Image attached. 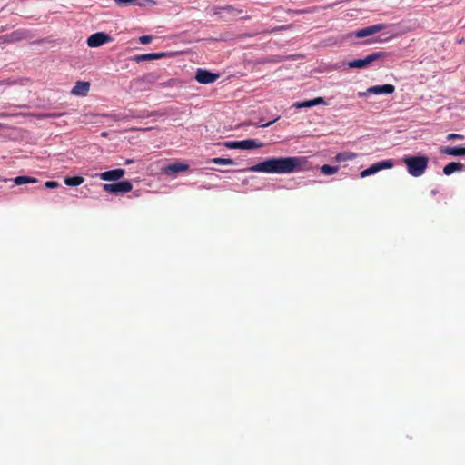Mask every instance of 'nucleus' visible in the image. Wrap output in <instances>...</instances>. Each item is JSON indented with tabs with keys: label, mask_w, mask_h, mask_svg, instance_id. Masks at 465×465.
<instances>
[{
	"label": "nucleus",
	"mask_w": 465,
	"mask_h": 465,
	"mask_svg": "<svg viewBox=\"0 0 465 465\" xmlns=\"http://www.w3.org/2000/svg\"><path fill=\"white\" fill-rule=\"evenodd\" d=\"M305 159L302 157L270 158L247 170L265 173H292L302 171Z\"/></svg>",
	"instance_id": "obj_1"
},
{
	"label": "nucleus",
	"mask_w": 465,
	"mask_h": 465,
	"mask_svg": "<svg viewBox=\"0 0 465 465\" xmlns=\"http://www.w3.org/2000/svg\"><path fill=\"white\" fill-rule=\"evenodd\" d=\"M401 162L405 164L409 174L413 177H420L425 173L428 167L429 157L426 155H404L401 158Z\"/></svg>",
	"instance_id": "obj_2"
},
{
	"label": "nucleus",
	"mask_w": 465,
	"mask_h": 465,
	"mask_svg": "<svg viewBox=\"0 0 465 465\" xmlns=\"http://www.w3.org/2000/svg\"><path fill=\"white\" fill-rule=\"evenodd\" d=\"M224 146L228 149L252 150L262 148L263 144L258 140L248 139L243 141H228L224 143Z\"/></svg>",
	"instance_id": "obj_3"
},
{
	"label": "nucleus",
	"mask_w": 465,
	"mask_h": 465,
	"mask_svg": "<svg viewBox=\"0 0 465 465\" xmlns=\"http://www.w3.org/2000/svg\"><path fill=\"white\" fill-rule=\"evenodd\" d=\"M103 189L110 193H125L132 191L133 184L130 181H122L115 183H104Z\"/></svg>",
	"instance_id": "obj_4"
},
{
	"label": "nucleus",
	"mask_w": 465,
	"mask_h": 465,
	"mask_svg": "<svg viewBox=\"0 0 465 465\" xmlns=\"http://www.w3.org/2000/svg\"><path fill=\"white\" fill-rule=\"evenodd\" d=\"M385 54L382 52H376L367 55L363 59H356L349 62L348 65L351 68H363L371 64L372 62L384 57Z\"/></svg>",
	"instance_id": "obj_5"
},
{
	"label": "nucleus",
	"mask_w": 465,
	"mask_h": 465,
	"mask_svg": "<svg viewBox=\"0 0 465 465\" xmlns=\"http://www.w3.org/2000/svg\"><path fill=\"white\" fill-rule=\"evenodd\" d=\"M392 167H393V161L392 160L389 159V160H385V161H381V162L373 163L372 165H371L367 169L363 170L360 173V177L361 178H365L367 176H370L371 174L376 173L377 172H379L381 170L390 169V168H392Z\"/></svg>",
	"instance_id": "obj_6"
},
{
	"label": "nucleus",
	"mask_w": 465,
	"mask_h": 465,
	"mask_svg": "<svg viewBox=\"0 0 465 465\" xmlns=\"http://www.w3.org/2000/svg\"><path fill=\"white\" fill-rule=\"evenodd\" d=\"M395 91V87L392 84L375 85L368 88L365 92H360L359 96L364 97L369 94H391Z\"/></svg>",
	"instance_id": "obj_7"
},
{
	"label": "nucleus",
	"mask_w": 465,
	"mask_h": 465,
	"mask_svg": "<svg viewBox=\"0 0 465 465\" xmlns=\"http://www.w3.org/2000/svg\"><path fill=\"white\" fill-rule=\"evenodd\" d=\"M188 169V164L181 162H175L163 167L162 172L167 176L175 177L178 173L187 171Z\"/></svg>",
	"instance_id": "obj_8"
},
{
	"label": "nucleus",
	"mask_w": 465,
	"mask_h": 465,
	"mask_svg": "<svg viewBox=\"0 0 465 465\" xmlns=\"http://www.w3.org/2000/svg\"><path fill=\"white\" fill-rule=\"evenodd\" d=\"M109 41H111L110 35L104 32H98L88 37L87 45L89 47H98Z\"/></svg>",
	"instance_id": "obj_9"
},
{
	"label": "nucleus",
	"mask_w": 465,
	"mask_h": 465,
	"mask_svg": "<svg viewBox=\"0 0 465 465\" xmlns=\"http://www.w3.org/2000/svg\"><path fill=\"white\" fill-rule=\"evenodd\" d=\"M218 74L211 73L204 69H198L196 72L195 79L198 83L208 84L214 83L219 78Z\"/></svg>",
	"instance_id": "obj_10"
},
{
	"label": "nucleus",
	"mask_w": 465,
	"mask_h": 465,
	"mask_svg": "<svg viewBox=\"0 0 465 465\" xmlns=\"http://www.w3.org/2000/svg\"><path fill=\"white\" fill-rule=\"evenodd\" d=\"M386 28L384 24H377L365 28H362L355 33L357 38H362L365 36L371 35Z\"/></svg>",
	"instance_id": "obj_11"
},
{
	"label": "nucleus",
	"mask_w": 465,
	"mask_h": 465,
	"mask_svg": "<svg viewBox=\"0 0 465 465\" xmlns=\"http://www.w3.org/2000/svg\"><path fill=\"white\" fill-rule=\"evenodd\" d=\"M125 173L124 169H114L110 171L103 172L97 176L103 181H117L121 179Z\"/></svg>",
	"instance_id": "obj_12"
},
{
	"label": "nucleus",
	"mask_w": 465,
	"mask_h": 465,
	"mask_svg": "<svg viewBox=\"0 0 465 465\" xmlns=\"http://www.w3.org/2000/svg\"><path fill=\"white\" fill-rule=\"evenodd\" d=\"M90 89V83L89 82H84V81H78L75 85L73 87L71 93L74 95L78 96H85Z\"/></svg>",
	"instance_id": "obj_13"
},
{
	"label": "nucleus",
	"mask_w": 465,
	"mask_h": 465,
	"mask_svg": "<svg viewBox=\"0 0 465 465\" xmlns=\"http://www.w3.org/2000/svg\"><path fill=\"white\" fill-rule=\"evenodd\" d=\"M164 53H151V54H138L134 56V61L137 63L143 62V61H149V60H155V59H161L165 57Z\"/></svg>",
	"instance_id": "obj_14"
},
{
	"label": "nucleus",
	"mask_w": 465,
	"mask_h": 465,
	"mask_svg": "<svg viewBox=\"0 0 465 465\" xmlns=\"http://www.w3.org/2000/svg\"><path fill=\"white\" fill-rule=\"evenodd\" d=\"M319 104H326L325 100L322 97H317L312 100L304 101L302 103H295L294 107L296 108H305V107H312Z\"/></svg>",
	"instance_id": "obj_15"
},
{
	"label": "nucleus",
	"mask_w": 465,
	"mask_h": 465,
	"mask_svg": "<svg viewBox=\"0 0 465 465\" xmlns=\"http://www.w3.org/2000/svg\"><path fill=\"white\" fill-rule=\"evenodd\" d=\"M440 152L447 155L464 156L465 147H442Z\"/></svg>",
	"instance_id": "obj_16"
},
{
	"label": "nucleus",
	"mask_w": 465,
	"mask_h": 465,
	"mask_svg": "<svg viewBox=\"0 0 465 465\" xmlns=\"http://www.w3.org/2000/svg\"><path fill=\"white\" fill-rule=\"evenodd\" d=\"M464 165L460 163L451 162L444 166L443 173L445 175H450L455 172L462 171Z\"/></svg>",
	"instance_id": "obj_17"
},
{
	"label": "nucleus",
	"mask_w": 465,
	"mask_h": 465,
	"mask_svg": "<svg viewBox=\"0 0 465 465\" xmlns=\"http://www.w3.org/2000/svg\"><path fill=\"white\" fill-rule=\"evenodd\" d=\"M357 157V154L352 152H342L339 153L335 156V161L338 163L346 162V161H351L354 160Z\"/></svg>",
	"instance_id": "obj_18"
},
{
	"label": "nucleus",
	"mask_w": 465,
	"mask_h": 465,
	"mask_svg": "<svg viewBox=\"0 0 465 465\" xmlns=\"http://www.w3.org/2000/svg\"><path fill=\"white\" fill-rule=\"evenodd\" d=\"M37 182L36 178L30 176H17L14 179V183L16 185H22L26 183H35Z\"/></svg>",
	"instance_id": "obj_19"
},
{
	"label": "nucleus",
	"mask_w": 465,
	"mask_h": 465,
	"mask_svg": "<svg viewBox=\"0 0 465 465\" xmlns=\"http://www.w3.org/2000/svg\"><path fill=\"white\" fill-rule=\"evenodd\" d=\"M83 183L84 178L82 176L66 177L64 179V183L68 186H78Z\"/></svg>",
	"instance_id": "obj_20"
},
{
	"label": "nucleus",
	"mask_w": 465,
	"mask_h": 465,
	"mask_svg": "<svg viewBox=\"0 0 465 465\" xmlns=\"http://www.w3.org/2000/svg\"><path fill=\"white\" fill-rule=\"evenodd\" d=\"M339 171V166H331L329 164H324L321 167V173L324 175H331L336 173Z\"/></svg>",
	"instance_id": "obj_21"
},
{
	"label": "nucleus",
	"mask_w": 465,
	"mask_h": 465,
	"mask_svg": "<svg viewBox=\"0 0 465 465\" xmlns=\"http://www.w3.org/2000/svg\"><path fill=\"white\" fill-rule=\"evenodd\" d=\"M212 163L216 164L232 165L234 164L233 160L230 158L216 157L211 160Z\"/></svg>",
	"instance_id": "obj_22"
},
{
	"label": "nucleus",
	"mask_w": 465,
	"mask_h": 465,
	"mask_svg": "<svg viewBox=\"0 0 465 465\" xmlns=\"http://www.w3.org/2000/svg\"><path fill=\"white\" fill-rule=\"evenodd\" d=\"M219 10L226 11L229 15L232 16H236L242 13V10L236 9L232 5H226L223 7H220Z\"/></svg>",
	"instance_id": "obj_23"
},
{
	"label": "nucleus",
	"mask_w": 465,
	"mask_h": 465,
	"mask_svg": "<svg viewBox=\"0 0 465 465\" xmlns=\"http://www.w3.org/2000/svg\"><path fill=\"white\" fill-rule=\"evenodd\" d=\"M63 114H64L49 113V114H38L35 116L37 119H44V118H56Z\"/></svg>",
	"instance_id": "obj_24"
},
{
	"label": "nucleus",
	"mask_w": 465,
	"mask_h": 465,
	"mask_svg": "<svg viewBox=\"0 0 465 465\" xmlns=\"http://www.w3.org/2000/svg\"><path fill=\"white\" fill-rule=\"evenodd\" d=\"M134 5L139 6H145L146 4L154 5L155 2L153 0H134Z\"/></svg>",
	"instance_id": "obj_25"
},
{
	"label": "nucleus",
	"mask_w": 465,
	"mask_h": 465,
	"mask_svg": "<svg viewBox=\"0 0 465 465\" xmlns=\"http://www.w3.org/2000/svg\"><path fill=\"white\" fill-rule=\"evenodd\" d=\"M153 37L151 35H142L139 37V42L142 45H148L152 42Z\"/></svg>",
	"instance_id": "obj_26"
},
{
	"label": "nucleus",
	"mask_w": 465,
	"mask_h": 465,
	"mask_svg": "<svg viewBox=\"0 0 465 465\" xmlns=\"http://www.w3.org/2000/svg\"><path fill=\"white\" fill-rule=\"evenodd\" d=\"M455 139L462 140V139H464V136L461 134H454V133L449 134L447 135V140H455Z\"/></svg>",
	"instance_id": "obj_27"
},
{
	"label": "nucleus",
	"mask_w": 465,
	"mask_h": 465,
	"mask_svg": "<svg viewBox=\"0 0 465 465\" xmlns=\"http://www.w3.org/2000/svg\"><path fill=\"white\" fill-rule=\"evenodd\" d=\"M58 185H59V184H58V183H57V182H55V181H47V182H45V186L46 188H48V189L56 188V187H58Z\"/></svg>",
	"instance_id": "obj_28"
},
{
	"label": "nucleus",
	"mask_w": 465,
	"mask_h": 465,
	"mask_svg": "<svg viewBox=\"0 0 465 465\" xmlns=\"http://www.w3.org/2000/svg\"><path fill=\"white\" fill-rule=\"evenodd\" d=\"M114 1L118 5H127L134 2V0H114Z\"/></svg>",
	"instance_id": "obj_29"
},
{
	"label": "nucleus",
	"mask_w": 465,
	"mask_h": 465,
	"mask_svg": "<svg viewBox=\"0 0 465 465\" xmlns=\"http://www.w3.org/2000/svg\"><path fill=\"white\" fill-rule=\"evenodd\" d=\"M278 119H279V117H277V118H275L274 120L270 121V122H268V123L259 124V125H257V126H258V127H261V128L268 127V126L272 125L274 122H276Z\"/></svg>",
	"instance_id": "obj_30"
},
{
	"label": "nucleus",
	"mask_w": 465,
	"mask_h": 465,
	"mask_svg": "<svg viewBox=\"0 0 465 465\" xmlns=\"http://www.w3.org/2000/svg\"><path fill=\"white\" fill-rule=\"evenodd\" d=\"M153 113H150V114H131L129 115L128 117H140V118H143V117H149L151 115H153Z\"/></svg>",
	"instance_id": "obj_31"
},
{
	"label": "nucleus",
	"mask_w": 465,
	"mask_h": 465,
	"mask_svg": "<svg viewBox=\"0 0 465 465\" xmlns=\"http://www.w3.org/2000/svg\"><path fill=\"white\" fill-rule=\"evenodd\" d=\"M5 116H6L5 114H4V113L0 114V117H5Z\"/></svg>",
	"instance_id": "obj_32"
},
{
	"label": "nucleus",
	"mask_w": 465,
	"mask_h": 465,
	"mask_svg": "<svg viewBox=\"0 0 465 465\" xmlns=\"http://www.w3.org/2000/svg\"><path fill=\"white\" fill-rule=\"evenodd\" d=\"M132 162H133L132 160H127V161H126V163H132Z\"/></svg>",
	"instance_id": "obj_33"
},
{
	"label": "nucleus",
	"mask_w": 465,
	"mask_h": 465,
	"mask_svg": "<svg viewBox=\"0 0 465 465\" xmlns=\"http://www.w3.org/2000/svg\"><path fill=\"white\" fill-rule=\"evenodd\" d=\"M0 127H2V124H0Z\"/></svg>",
	"instance_id": "obj_34"
}]
</instances>
